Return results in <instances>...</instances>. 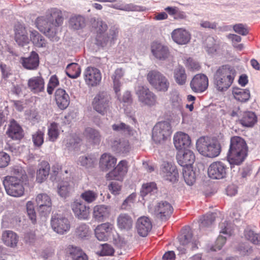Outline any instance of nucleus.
Segmentation results:
<instances>
[{
	"label": "nucleus",
	"instance_id": "nucleus-11",
	"mask_svg": "<svg viewBox=\"0 0 260 260\" xmlns=\"http://www.w3.org/2000/svg\"><path fill=\"white\" fill-rule=\"evenodd\" d=\"M51 225L53 230L59 234H64L70 229L68 219L60 214H54L51 220Z\"/></svg>",
	"mask_w": 260,
	"mask_h": 260
},
{
	"label": "nucleus",
	"instance_id": "nucleus-61",
	"mask_svg": "<svg viewBox=\"0 0 260 260\" xmlns=\"http://www.w3.org/2000/svg\"><path fill=\"white\" fill-rule=\"evenodd\" d=\"M234 30L237 34L242 36L248 34L249 31L246 25L242 23H238L233 25Z\"/></svg>",
	"mask_w": 260,
	"mask_h": 260
},
{
	"label": "nucleus",
	"instance_id": "nucleus-41",
	"mask_svg": "<svg viewBox=\"0 0 260 260\" xmlns=\"http://www.w3.org/2000/svg\"><path fill=\"white\" fill-rule=\"evenodd\" d=\"M90 234L89 227L86 223H81L77 225L75 229V235L80 239L88 238Z\"/></svg>",
	"mask_w": 260,
	"mask_h": 260
},
{
	"label": "nucleus",
	"instance_id": "nucleus-30",
	"mask_svg": "<svg viewBox=\"0 0 260 260\" xmlns=\"http://www.w3.org/2000/svg\"><path fill=\"white\" fill-rule=\"evenodd\" d=\"M55 99L57 105L61 109L67 108L70 104V97L68 94L61 88H58L56 90Z\"/></svg>",
	"mask_w": 260,
	"mask_h": 260
},
{
	"label": "nucleus",
	"instance_id": "nucleus-48",
	"mask_svg": "<svg viewBox=\"0 0 260 260\" xmlns=\"http://www.w3.org/2000/svg\"><path fill=\"white\" fill-rule=\"evenodd\" d=\"M80 198L88 204L94 202L98 197V193L93 190H86L80 194Z\"/></svg>",
	"mask_w": 260,
	"mask_h": 260
},
{
	"label": "nucleus",
	"instance_id": "nucleus-24",
	"mask_svg": "<svg viewBox=\"0 0 260 260\" xmlns=\"http://www.w3.org/2000/svg\"><path fill=\"white\" fill-rule=\"evenodd\" d=\"M136 227L140 236L146 237L152 229V222L148 217L142 216L138 219Z\"/></svg>",
	"mask_w": 260,
	"mask_h": 260
},
{
	"label": "nucleus",
	"instance_id": "nucleus-35",
	"mask_svg": "<svg viewBox=\"0 0 260 260\" xmlns=\"http://www.w3.org/2000/svg\"><path fill=\"white\" fill-rule=\"evenodd\" d=\"M111 147L114 151L120 154H127L130 150L129 142L126 140H113Z\"/></svg>",
	"mask_w": 260,
	"mask_h": 260
},
{
	"label": "nucleus",
	"instance_id": "nucleus-19",
	"mask_svg": "<svg viewBox=\"0 0 260 260\" xmlns=\"http://www.w3.org/2000/svg\"><path fill=\"white\" fill-rule=\"evenodd\" d=\"M173 211L172 205L166 201H161L158 203L154 210L155 216L162 220H167L171 215Z\"/></svg>",
	"mask_w": 260,
	"mask_h": 260
},
{
	"label": "nucleus",
	"instance_id": "nucleus-63",
	"mask_svg": "<svg viewBox=\"0 0 260 260\" xmlns=\"http://www.w3.org/2000/svg\"><path fill=\"white\" fill-rule=\"evenodd\" d=\"M10 161V157L7 153L0 152V168H4L7 167Z\"/></svg>",
	"mask_w": 260,
	"mask_h": 260
},
{
	"label": "nucleus",
	"instance_id": "nucleus-39",
	"mask_svg": "<svg viewBox=\"0 0 260 260\" xmlns=\"http://www.w3.org/2000/svg\"><path fill=\"white\" fill-rule=\"evenodd\" d=\"M50 166L47 161H42L37 172L36 181L38 183L44 182L49 175Z\"/></svg>",
	"mask_w": 260,
	"mask_h": 260
},
{
	"label": "nucleus",
	"instance_id": "nucleus-56",
	"mask_svg": "<svg viewBox=\"0 0 260 260\" xmlns=\"http://www.w3.org/2000/svg\"><path fill=\"white\" fill-rule=\"evenodd\" d=\"M112 127V129L115 131L126 134H129L132 131L131 127L129 125L123 122L113 124Z\"/></svg>",
	"mask_w": 260,
	"mask_h": 260
},
{
	"label": "nucleus",
	"instance_id": "nucleus-53",
	"mask_svg": "<svg viewBox=\"0 0 260 260\" xmlns=\"http://www.w3.org/2000/svg\"><path fill=\"white\" fill-rule=\"evenodd\" d=\"M205 47L209 53L215 52L217 49L216 41L212 37H208L205 40Z\"/></svg>",
	"mask_w": 260,
	"mask_h": 260
},
{
	"label": "nucleus",
	"instance_id": "nucleus-10",
	"mask_svg": "<svg viewBox=\"0 0 260 260\" xmlns=\"http://www.w3.org/2000/svg\"><path fill=\"white\" fill-rule=\"evenodd\" d=\"M92 105L97 112L105 115L109 107V97L107 93L101 92L96 94L93 100Z\"/></svg>",
	"mask_w": 260,
	"mask_h": 260
},
{
	"label": "nucleus",
	"instance_id": "nucleus-32",
	"mask_svg": "<svg viewBox=\"0 0 260 260\" xmlns=\"http://www.w3.org/2000/svg\"><path fill=\"white\" fill-rule=\"evenodd\" d=\"M27 85L31 91L38 93L44 90L45 82L41 76L33 77L28 80Z\"/></svg>",
	"mask_w": 260,
	"mask_h": 260
},
{
	"label": "nucleus",
	"instance_id": "nucleus-60",
	"mask_svg": "<svg viewBox=\"0 0 260 260\" xmlns=\"http://www.w3.org/2000/svg\"><path fill=\"white\" fill-rule=\"evenodd\" d=\"M26 211L27 215L32 223L36 221V213L34 209L33 203L28 201L26 204Z\"/></svg>",
	"mask_w": 260,
	"mask_h": 260
},
{
	"label": "nucleus",
	"instance_id": "nucleus-42",
	"mask_svg": "<svg viewBox=\"0 0 260 260\" xmlns=\"http://www.w3.org/2000/svg\"><path fill=\"white\" fill-rule=\"evenodd\" d=\"M233 94L235 99L241 102L247 101L250 96L249 90L239 88H234L233 89Z\"/></svg>",
	"mask_w": 260,
	"mask_h": 260
},
{
	"label": "nucleus",
	"instance_id": "nucleus-55",
	"mask_svg": "<svg viewBox=\"0 0 260 260\" xmlns=\"http://www.w3.org/2000/svg\"><path fill=\"white\" fill-rule=\"evenodd\" d=\"M136 196V193H132L129 195L122 203L121 208L123 210L131 209L135 201Z\"/></svg>",
	"mask_w": 260,
	"mask_h": 260
},
{
	"label": "nucleus",
	"instance_id": "nucleus-13",
	"mask_svg": "<svg viewBox=\"0 0 260 260\" xmlns=\"http://www.w3.org/2000/svg\"><path fill=\"white\" fill-rule=\"evenodd\" d=\"M71 207L76 218L80 220L88 219L90 214L89 207L86 206L82 201L74 200L71 203Z\"/></svg>",
	"mask_w": 260,
	"mask_h": 260
},
{
	"label": "nucleus",
	"instance_id": "nucleus-54",
	"mask_svg": "<svg viewBox=\"0 0 260 260\" xmlns=\"http://www.w3.org/2000/svg\"><path fill=\"white\" fill-rule=\"evenodd\" d=\"M44 132L40 130L37 131L32 135V140L35 146L41 147L44 143Z\"/></svg>",
	"mask_w": 260,
	"mask_h": 260
},
{
	"label": "nucleus",
	"instance_id": "nucleus-6",
	"mask_svg": "<svg viewBox=\"0 0 260 260\" xmlns=\"http://www.w3.org/2000/svg\"><path fill=\"white\" fill-rule=\"evenodd\" d=\"M146 79L156 91L165 92L168 90L170 86L169 80L159 71L156 70L150 71L147 74Z\"/></svg>",
	"mask_w": 260,
	"mask_h": 260
},
{
	"label": "nucleus",
	"instance_id": "nucleus-22",
	"mask_svg": "<svg viewBox=\"0 0 260 260\" xmlns=\"http://www.w3.org/2000/svg\"><path fill=\"white\" fill-rule=\"evenodd\" d=\"M176 158L179 165L183 168L190 167L195 160V155L190 150L186 149L184 152L179 151Z\"/></svg>",
	"mask_w": 260,
	"mask_h": 260
},
{
	"label": "nucleus",
	"instance_id": "nucleus-62",
	"mask_svg": "<svg viewBox=\"0 0 260 260\" xmlns=\"http://www.w3.org/2000/svg\"><path fill=\"white\" fill-rule=\"evenodd\" d=\"M96 44L98 46L104 47L107 46L109 43L110 44V40L108 36L98 35L96 39Z\"/></svg>",
	"mask_w": 260,
	"mask_h": 260
},
{
	"label": "nucleus",
	"instance_id": "nucleus-31",
	"mask_svg": "<svg viewBox=\"0 0 260 260\" xmlns=\"http://www.w3.org/2000/svg\"><path fill=\"white\" fill-rule=\"evenodd\" d=\"M86 140L91 144L99 145L101 141L102 136L100 132L90 127H86L83 133Z\"/></svg>",
	"mask_w": 260,
	"mask_h": 260
},
{
	"label": "nucleus",
	"instance_id": "nucleus-23",
	"mask_svg": "<svg viewBox=\"0 0 260 260\" xmlns=\"http://www.w3.org/2000/svg\"><path fill=\"white\" fill-rule=\"evenodd\" d=\"M180 244L193 250L198 248L199 242L192 238V233L189 228L185 229L179 237Z\"/></svg>",
	"mask_w": 260,
	"mask_h": 260
},
{
	"label": "nucleus",
	"instance_id": "nucleus-36",
	"mask_svg": "<svg viewBox=\"0 0 260 260\" xmlns=\"http://www.w3.org/2000/svg\"><path fill=\"white\" fill-rule=\"evenodd\" d=\"M117 225L121 230L128 231L133 226V220L127 214H120L117 217Z\"/></svg>",
	"mask_w": 260,
	"mask_h": 260
},
{
	"label": "nucleus",
	"instance_id": "nucleus-58",
	"mask_svg": "<svg viewBox=\"0 0 260 260\" xmlns=\"http://www.w3.org/2000/svg\"><path fill=\"white\" fill-rule=\"evenodd\" d=\"M78 161L81 166L89 168L93 165L94 159L89 156H83L79 157Z\"/></svg>",
	"mask_w": 260,
	"mask_h": 260
},
{
	"label": "nucleus",
	"instance_id": "nucleus-25",
	"mask_svg": "<svg viewBox=\"0 0 260 260\" xmlns=\"http://www.w3.org/2000/svg\"><path fill=\"white\" fill-rule=\"evenodd\" d=\"M110 211L111 208L108 206L96 205L93 208V217L96 221H103L109 217Z\"/></svg>",
	"mask_w": 260,
	"mask_h": 260
},
{
	"label": "nucleus",
	"instance_id": "nucleus-28",
	"mask_svg": "<svg viewBox=\"0 0 260 260\" xmlns=\"http://www.w3.org/2000/svg\"><path fill=\"white\" fill-rule=\"evenodd\" d=\"M21 63L23 67L27 70H36L39 64V56L35 51L31 52L27 57H22Z\"/></svg>",
	"mask_w": 260,
	"mask_h": 260
},
{
	"label": "nucleus",
	"instance_id": "nucleus-52",
	"mask_svg": "<svg viewBox=\"0 0 260 260\" xmlns=\"http://www.w3.org/2000/svg\"><path fill=\"white\" fill-rule=\"evenodd\" d=\"M183 175L184 179L188 185H192L196 181V175L194 172L189 168L183 169Z\"/></svg>",
	"mask_w": 260,
	"mask_h": 260
},
{
	"label": "nucleus",
	"instance_id": "nucleus-33",
	"mask_svg": "<svg viewBox=\"0 0 260 260\" xmlns=\"http://www.w3.org/2000/svg\"><path fill=\"white\" fill-rule=\"evenodd\" d=\"M67 253L68 260H88L87 255L79 247L70 246Z\"/></svg>",
	"mask_w": 260,
	"mask_h": 260
},
{
	"label": "nucleus",
	"instance_id": "nucleus-17",
	"mask_svg": "<svg viewBox=\"0 0 260 260\" xmlns=\"http://www.w3.org/2000/svg\"><path fill=\"white\" fill-rule=\"evenodd\" d=\"M36 201L38 206V211L42 215L46 216L51 211L52 202L50 197L46 193L37 195Z\"/></svg>",
	"mask_w": 260,
	"mask_h": 260
},
{
	"label": "nucleus",
	"instance_id": "nucleus-18",
	"mask_svg": "<svg viewBox=\"0 0 260 260\" xmlns=\"http://www.w3.org/2000/svg\"><path fill=\"white\" fill-rule=\"evenodd\" d=\"M191 89L195 92L201 93L205 91L208 86V78L204 74L195 75L190 83Z\"/></svg>",
	"mask_w": 260,
	"mask_h": 260
},
{
	"label": "nucleus",
	"instance_id": "nucleus-2",
	"mask_svg": "<svg viewBox=\"0 0 260 260\" xmlns=\"http://www.w3.org/2000/svg\"><path fill=\"white\" fill-rule=\"evenodd\" d=\"M14 176H6L3 180V184L8 194L19 197L23 195L24 184L27 181V176L25 170L20 166H16L11 169Z\"/></svg>",
	"mask_w": 260,
	"mask_h": 260
},
{
	"label": "nucleus",
	"instance_id": "nucleus-1",
	"mask_svg": "<svg viewBox=\"0 0 260 260\" xmlns=\"http://www.w3.org/2000/svg\"><path fill=\"white\" fill-rule=\"evenodd\" d=\"M63 14L61 10L57 8L49 10L45 16L38 17L35 21L36 27L51 40H56V35L59 27L63 22Z\"/></svg>",
	"mask_w": 260,
	"mask_h": 260
},
{
	"label": "nucleus",
	"instance_id": "nucleus-3",
	"mask_svg": "<svg viewBox=\"0 0 260 260\" xmlns=\"http://www.w3.org/2000/svg\"><path fill=\"white\" fill-rule=\"evenodd\" d=\"M236 75L234 68L228 65L219 67L213 75L214 87L220 92L227 90L233 84Z\"/></svg>",
	"mask_w": 260,
	"mask_h": 260
},
{
	"label": "nucleus",
	"instance_id": "nucleus-16",
	"mask_svg": "<svg viewBox=\"0 0 260 260\" xmlns=\"http://www.w3.org/2000/svg\"><path fill=\"white\" fill-rule=\"evenodd\" d=\"M160 174L164 179L171 182H176L179 178L176 167L167 162H164L162 164Z\"/></svg>",
	"mask_w": 260,
	"mask_h": 260
},
{
	"label": "nucleus",
	"instance_id": "nucleus-14",
	"mask_svg": "<svg viewBox=\"0 0 260 260\" xmlns=\"http://www.w3.org/2000/svg\"><path fill=\"white\" fill-rule=\"evenodd\" d=\"M151 52L154 57L159 60H165L169 58L170 52L169 47L157 41L151 44Z\"/></svg>",
	"mask_w": 260,
	"mask_h": 260
},
{
	"label": "nucleus",
	"instance_id": "nucleus-46",
	"mask_svg": "<svg viewBox=\"0 0 260 260\" xmlns=\"http://www.w3.org/2000/svg\"><path fill=\"white\" fill-rule=\"evenodd\" d=\"M156 185L154 182H150L143 185L140 193L142 197H145L148 194H154L157 192Z\"/></svg>",
	"mask_w": 260,
	"mask_h": 260
},
{
	"label": "nucleus",
	"instance_id": "nucleus-49",
	"mask_svg": "<svg viewBox=\"0 0 260 260\" xmlns=\"http://www.w3.org/2000/svg\"><path fill=\"white\" fill-rule=\"evenodd\" d=\"M244 235L246 239L254 244H260V235L255 233L249 228L245 230Z\"/></svg>",
	"mask_w": 260,
	"mask_h": 260
},
{
	"label": "nucleus",
	"instance_id": "nucleus-26",
	"mask_svg": "<svg viewBox=\"0 0 260 260\" xmlns=\"http://www.w3.org/2000/svg\"><path fill=\"white\" fill-rule=\"evenodd\" d=\"M174 144L177 149H185L190 145L191 140L187 134L178 132L174 136Z\"/></svg>",
	"mask_w": 260,
	"mask_h": 260
},
{
	"label": "nucleus",
	"instance_id": "nucleus-4",
	"mask_svg": "<svg viewBox=\"0 0 260 260\" xmlns=\"http://www.w3.org/2000/svg\"><path fill=\"white\" fill-rule=\"evenodd\" d=\"M247 146L244 139L240 137L231 138L230 149L227 155L231 165H240L247 156Z\"/></svg>",
	"mask_w": 260,
	"mask_h": 260
},
{
	"label": "nucleus",
	"instance_id": "nucleus-20",
	"mask_svg": "<svg viewBox=\"0 0 260 260\" xmlns=\"http://www.w3.org/2000/svg\"><path fill=\"white\" fill-rule=\"evenodd\" d=\"M127 172V163L126 160L120 161L115 169L107 175L109 180L122 181Z\"/></svg>",
	"mask_w": 260,
	"mask_h": 260
},
{
	"label": "nucleus",
	"instance_id": "nucleus-51",
	"mask_svg": "<svg viewBox=\"0 0 260 260\" xmlns=\"http://www.w3.org/2000/svg\"><path fill=\"white\" fill-rule=\"evenodd\" d=\"M215 219V214L208 213L206 215L203 216L200 219V228L201 229L208 227L211 225Z\"/></svg>",
	"mask_w": 260,
	"mask_h": 260
},
{
	"label": "nucleus",
	"instance_id": "nucleus-64",
	"mask_svg": "<svg viewBox=\"0 0 260 260\" xmlns=\"http://www.w3.org/2000/svg\"><path fill=\"white\" fill-rule=\"evenodd\" d=\"M119 32V28L114 25L111 27L109 31V35H107L110 40V45L114 43V41L117 39Z\"/></svg>",
	"mask_w": 260,
	"mask_h": 260
},
{
	"label": "nucleus",
	"instance_id": "nucleus-15",
	"mask_svg": "<svg viewBox=\"0 0 260 260\" xmlns=\"http://www.w3.org/2000/svg\"><path fill=\"white\" fill-rule=\"evenodd\" d=\"M228 168L221 161H216L212 163L208 170L209 176L215 179H220L226 177Z\"/></svg>",
	"mask_w": 260,
	"mask_h": 260
},
{
	"label": "nucleus",
	"instance_id": "nucleus-27",
	"mask_svg": "<svg viewBox=\"0 0 260 260\" xmlns=\"http://www.w3.org/2000/svg\"><path fill=\"white\" fill-rule=\"evenodd\" d=\"M6 133L9 137L15 140H19L23 137L22 128L14 119L11 120Z\"/></svg>",
	"mask_w": 260,
	"mask_h": 260
},
{
	"label": "nucleus",
	"instance_id": "nucleus-9",
	"mask_svg": "<svg viewBox=\"0 0 260 260\" xmlns=\"http://www.w3.org/2000/svg\"><path fill=\"white\" fill-rule=\"evenodd\" d=\"M83 78L88 87H95L99 85L101 82L102 73L96 68L88 67L84 71Z\"/></svg>",
	"mask_w": 260,
	"mask_h": 260
},
{
	"label": "nucleus",
	"instance_id": "nucleus-38",
	"mask_svg": "<svg viewBox=\"0 0 260 260\" xmlns=\"http://www.w3.org/2000/svg\"><path fill=\"white\" fill-rule=\"evenodd\" d=\"M2 238L6 245L11 247L16 246L18 241V236L12 231L4 232Z\"/></svg>",
	"mask_w": 260,
	"mask_h": 260
},
{
	"label": "nucleus",
	"instance_id": "nucleus-59",
	"mask_svg": "<svg viewBox=\"0 0 260 260\" xmlns=\"http://www.w3.org/2000/svg\"><path fill=\"white\" fill-rule=\"evenodd\" d=\"M122 188V184L116 181H112L108 185V189L113 194H119Z\"/></svg>",
	"mask_w": 260,
	"mask_h": 260
},
{
	"label": "nucleus",
	"instance_id": "nucleus-12",
	"mask_svg": "<svg viewBox=\"0 0 260 260\" xmlns=\"http://www.w3.org/2000/svg\"><path fill=\"white\" fill-rule=\"evenodd\" d=\"M14 40L17 45L23 47L29 43V34L26 26L21 23L16 24L14 28Z\"/></svg>",
	"mask_w": 260,
	"mask_h": 260
},
{
	"label": "nucleus",
	"instance_id": "nucleus-7",
	"mask_svg": "<svg viewBox=\"0 0 260 260\" xmlns=\"http://www.w3.org/2000/svg\"><path fill=\"white\" fill-rule=\"evenodd\" d=\"M172 133V126L169 121H160L153 128L152 138L156 144H160L166 141Z\"/></svg>",
	"mask_w": 260,
	"mask_h": 260
},
{
	"label": "nucleus",
	"instance_id": "nucleus-8",
	"mask_svg": "<svg viewBox=\"0 0 260 260\" xmlns=\"http://www.w3.org/2000/svg\"><path fill=\"white\" fill-rule=\"evenodd\" d=\"M136 93L139 101L144 105L152 107L158 104L157 96L146 86H138Z\"/></svg>",
	"mask_w": 260,
	"mask_h": 260
},
{
	"label": "nucleus",
	"instance_id": "nucleus-57",
	"mask_svg": "<svg viewBox=\"0 0 260 260\" xmlns=\"http://www.w3.org/2000/svg\"><path fill=\"white\" fill-rule=\"evenodd\" d=\"M114 252V250L113 247L106 243L102 244L100 247V250L98 252V253L101 256L112 255Z\"/></svg>",
	"mask_w": 260,
	"mask_h": 260
},
{
	"label": "nucleus",
	"instance_id": "nucleus-44",
	"mask_svg": "<svg viewBox=\"0 0 260 260\" xmlns=\"http://www.w3.org/2000/svg\"><path fill=\"white\" fill-rule=\"evenodd\" d=\"M174 77L178 84L181 85L184 84L187 78L184 68L180 66L176 68L174 72Z\"/></svg>",
	"mask_w": 260,
	"mask_h": 260
},
{
	"label": "nucleus",
	"instance_id": "nucleus-21",
	"mask_svg": "<svg viewBox=\"0 0 260 260\" xmlns=\"http://www.w3.org/2000/svg\"><path fill=\"white\" fill-rule=\"evenodd\" d=\"M171 37L174 42L181 45L188 44L191 39L190 33L182 28L174 29L171 33Z\"/></svg>",
	"mask_w": 260,
	"mask_h": 260
},
{
	"label": "nucleus",
	"instance_id": "nucleus-43",
	"mask_svg": "<svg viewBox=\"0 0 260 260\" xmlns=\"http://www.w3.org/2000/svg\"><path fill=\"white\" fill-rule=\"evenodd\" d=\"M69 25L75 30L82 28L85 25V18L81 15L73 16L70 19Z\"/></svg>",
	"mask_w": 260,
	"mask_h": 260
},
{
	"label": "nucleus",
	"instance_id": "nucleus-34",
	"mask_svg": "<svg viewBox=\"0 0 260 260\" xmlns=\"http://www.w3.org/2000/svg\"><path fill=\"white\" fill-rule=\"evenodd\" d=\"M116 158L109 153H104L102 155L100 165L104 171H108L115 167L116 164Z\"/></svg>",
	"mask_w": 260,
	"mask_h": 260
},
{
	"label": "nucleus",
	"instance_id": "nucleus-45",
	"mask_svg": "<svg viewBox=\"0 0 260 260\" xmlns=\"http://www.w3.org/2000/svg\"><path fill=\"white\" fill-rule=\"evenodd\" d=\"M68 77L72 79L78 78L81 74V68L77 63H71L68 64L66 69Z\"/></svg>",
	"mask_w": 260,
	"mask_h": 260
},
{
	"label": "nucleus",
	"instance_id": "nucleus-50",
	"mask_svg": "<svg viewBox=\"0 0 260 260\" xmlns=\"http://www.w3.org/2000/svg\"><path fill=\"white\" fill-rule=\"evenodd\" d=\"M59 136L58 126L56 123L53 122L48 128V139L51 142H54Z\"/></svg>",
	"mask_w": 260,
	"mask_h": 260
},
{
	"label": "nucleus",
	"instance_id": "nucleus-5",
	"mask_svg": "<svg viewBox=\"0 0 260 260\" xmlns=\"http://www.w3.org/2000/svg\"><path fill=\"white\" fill-rule=\"evenodd\" d=\"M196 146L199 153L206 157H216L220 152L219 143L208 137H201L197 141Z\"/></svg>",
	"mask_w": 260,
	"mask_h": 260
},
{
	"label": "nucleus",
	"instance_id": "nucleus-40",
	"mask_svg": "<svg viewBox=\"0 0 260 260\" xmlns=\"http://www.w3.org/2000/svg\"><path fill=\"white\" fill-rule=\"evenodd\" d=\"M170 101L173 109L181 111L183 107V101L177 91H173L171 92Z\"/></svg>",
	"mask_w": 260,
	"mask_h": 260
},
{
	"label": "nucleus",
	"instance_id": "nucleus-47",
	"mask_svg": "<svg viewBox=\"0 0 260 260\" xmlns=\"http://www.w3.org/2000/svg\"><path fill=\"white\" fill-rule=\"evenodd\" d=\"M72 187L68 181H62L58 186V193L62 198L69 196Z\"/></svg>",
	"mask_w": 260,
	"mask_h": 260
},
{
	"label": "nucleus",
	"instance_id": "nucleus-29",
	"mask_svg": "<svg viewBox=\"0 0 260 260\" xmlns=\"http://www.w3.org/2000/svg\"><path fill=\"white\" fill-rule=\"evenodd\" d=\"M29 42L37 48H45L47 45V40L37 30L33 28L29 30Z\"/></svg>",
	"mask_w": 260,
	"mask_h": 260
},
{
	"label": "nucleus",
	"instance_id": "nucleus-37",
	"mask_svg": "<svg viewBox=\"0 0 260 260\" xmlns=\"http://www.w3.org/2000/svg\"><path fill=\"white\" fill-rule=\"evenodd\" d=\"M257 122L255 114L251 111L243 112L242 117L240 119V123L245 127H252Z\"/></svg>",
	"mask_w": 260,
	"mask_h": 260
}]
</instances>
